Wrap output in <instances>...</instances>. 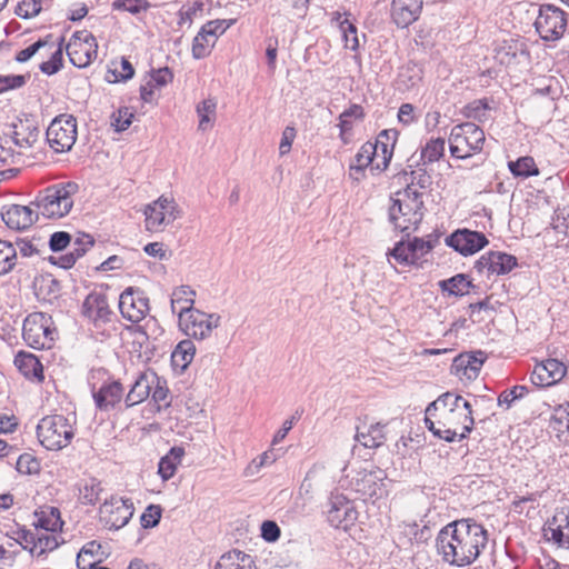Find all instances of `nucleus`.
I'll list each match as a JSON object with an SVG mask.
<instances>
[{"label": "nucleus", "instance_id": "obj_1", "mask_svg": "<svg viewBox=\"0 0 569 569\" xmlns=\"http://www.w3.org/2000/svg\"><path fill=\"white\" fill-rule=\"evenodd\" d=\"M487 540V530L481 525L457 520L438 532L436 548L445 562L455 567H465L479 557Z\"/></svg>", "mask_w": 569, "mask_h": 569}, {"label": "nucleus", "instance_id": "obj_2", "mask_svg": "<svg viewBox=\"0 0 569 569\" xmlns=\"http://www.w3.org/2000/svg\"><path fill=\"white\" fill-rule=\"evenodd\" d=\"M79 190L73 181L61 182L46 188L39 192L31 206L38 214L49 219L62 218L70 212L73 206L72 196Z\"/></svg>", "mask_w": 569, "mask_h": 569}, {"label": "nucleus", "instance_id": "obj_3", "mask_svg": "<svg viewBox=\"0 0 569 569\" xmlns=\"http://www.w3.org/2000/svg\"><path fill=\"white\" fill-rule=\"evenodd\" d=\"M401 194L403 198L393 200L389 208V219L395 229L409 237L423 218L422 193L407 187Z\"/></svg>", "mask_w": 569, "mask_h": 569}, {"label": "nucleus", "instance_id": "obj_4", "mask_svg": "<svg viewBox=\"0 0 569 569\" xmlns=\"http://www.w3.org/2000/svg\"><path fill=\"white\" fill-rule=\"evenodd\" d=\"M486 137L483 130L473 122L455 126L449 136V149L452 157L466 159L482 150Z\"/></svg>", "mask_w": 569, "mask_h": 569}, {"label": "nucleus", "instance_id": "obj_5", "mask_svg": "<svg viewBox=\"0 0 569 569\" xmlns=\"http://www.w3.org/2000/svg\"><path fill=\"white\" fill-rule=\"evenodd\" d=\"M77 119L67 113L57 116L46 131V140L57 153L71 150L77 141Z\"/></svg>", "mask_w": 569, "mask_h": 569}, {"label": "nucleus", "instance_id": "obj_6", "mask_svg": "<svg viewBox=\"0 0 569 569\" xmlns=\"http://www.w3.org/2000/svg\"><path fill=\"white\" fill-rule=\"evenodd\" d=\"M52 319L43 312L30 313L23 321L22 337L33 349H49L53 341Z\"/></svg>", "mask_w": 569, "mask_h": 569}, {"label": "nucleus", "instance_id": "obj_7", "mask_svg": "<svg viewBox=\"0 0 569 569\" xmlns=\"http://www.w3.org/2000/svg\"><path fill=\"white\" fill-rule=\"evenodd\" d=\"M535 28L543 41H557L567 29V13L553 4H542Z\"/></svg>", "mask_w": 569, "mask_h": 569}, {"label": "nucleus", "instance_id": "obj_8", "mask_svg": "<svg viewBox=\"0 0 569 569\" xmlns=\"http://www.w3.org/2000/svg\"><path fill=\"white\" fill-rule=\"evenodd\" d=\"M70 62L77 68H86L97 59L98 43L96 37L87 31H76L67 47Z\"/></svg>", "mask_w": 569, "mask_h": 569}, {"label": "nucleus", "instance_id": "obj_9", "mask_svg": "<svg viewBox=\"0 0 569 569\" xmlns=\"http://www.w3.org/2000/svg\"><path fill=\"white\" fill-rule=\"evenodd\" d=\"M133 503L130 499L111 497L99 509L100 521L109 529L124 527L133 515Z\"/></svg>", "mask_w": 569, "mask_h": 569}, {"label": "nucleus", "instance_id": "obj_10", "mask_svg": "<svg viewBox=\"0 0 569 569\" xmlns=\"http://www.w3.org/2000/svg\"><path fill=\"white\" fill-rule=\"evenodd\" d=\"M119 309L124 319L138 323L150 310L149 299L141 289L129 287L120 295Z\"/></svg>", "mask_w": 569, "mask_h": 569}, {"label": "nucleus", "instance_id": "obj_11", "mask_svg": "<svg viewBox=\"0 0 569 569\" xmlns=\"http://www.w3.org/2000/svg\"><path fill=\"white\" fill-rule=\"evenodd\" d=\"M327 517L332 527L347 530L357 520L358 511L351 500L343 495L336 493L331 495L329 499Z\"/></svg>", "mask_w": 569, "mask_h": 569}, {"label": "nucleus", "instance_id": "obj_12", "mask_svg": "<svg viewBox=\"0 0 569 569\" xmlns=\"http://www.w3.org/2000/svg\"><path fill=\"white\" fill-rule=\"evenodd\" d=\"M144 214L147 229L159 231L162 226L176 220L177 206L172 198L161 196L158 200L147 206Z\"/></svg>", "mask_w": 569, "mask_h": 569}, {"label": "nucleus", "instance_id": "obj_13", "mask_svg": "<svg viewBox=\"0 0 569 569\" xmlns=\"http://www.w3.org/2000/svg\"><path fill=\"white\" fill-rule=\"evenodd\" d=\"M517 266V258L501 251H489L475 262V270L488 278L492 274H506Z\"/></svg>", "mask_w": 569, "mask_h": 569}, {"label": "nucleus", "instance_id": "obj_14", "mask_svg": "<svg viewBox=\"0 0 569 569\" xmlns=\"http://www.w3.org/2000/svg\"><path fill=\"white\" fill-rule=\"evenodd\" d=\"M8 136L18 148L30 149L40 136L38 122L33 116L23 114L11 123Z\"/></svg>", "mask_w": 569, "mask_h": 569}, {"label": "nucleus", "instance_id": "obj_15", "mask_svg": "<svg viewBox=\"0 0 569 569\" xmlns=\"http://www.w3.org/2000/svg\"><path fill=\"white\" fill-rule=\"evenodd\" d=\"M446 243L457 252L469 256L487 246L488 239L482 232L459 229L446 238Z\"/></svg>", "mask_w": 569, "mask_h": 569}, {"label": "nucleus", "instance_id": "obj_16", "mask_svg": "<svg viewBox=\"0 0 569 569\" xmlns=\"http://www.w3.org/2000/svg\"><path fill=\"white\" fill-rule=\"evenodd\" d=\"M568 373V367L558 359H547L537 363L530 380L537 387H550L559 382Z\"/></svg>", "mask_w": 569, "mask_h": 569}, {"label": "nucleus", "instance_id": "obj_17", "mask_svg": "<svg viewBox=\"0 0 569 569\" xmlns=\"http://www.w3.org/2000/svg\"><path fill=\"white\" fill-rule=\"evenodd\" d=\"M57 533L40 531V529L28 530L22 535L23 547L29 549L32 556L40 557L59 546L60 542Z\"/></svg>", "mask_w": 569, "mask_h": 569}, {"label": "nucleus", "instance_id": "obj_18", "mask_svg": "<svg viewBox=\"0 0 569 569\" xmlns=\"http://www.w3.org/2000/svg\"><path fill=\"white\" fill-rule=\"evenodd\" d=\"M485 359L486 355L482 351L461 353L453 359L451 372L460 379L473 380L478 377Z\"/></svg>", "mask_w": 569, "mask_h": 569}, {"label": "nucleus", "instance_id": "obj_19", "mask_svg": "<svg viewBox=\"0 0 569 569\" xmlns=\"http://www.w3.org/2000/svg\"><path fill=\"white\" fill-rule=\"evenodd\" d=\"M37 209L33 206L10 204L1 213L4 223L14 230L29 228L38 219Z\"/></svg>", "mask_w": 569, "mask_h": 569}, {"label": "nucleus", "instance_id": "obj_20", "mask_svg": "<svg viewBox=\"0 0 569 569\" xmlns=\"http://www.w3.org/2000/svg\"><path fill=\"white\" fill-rule=\"evenodd\" d=\"M210 318L211 316L196 309L190 311L187 316H181L179 325L187 336L202 340L211 333L212 327Z\"/></svg>", "mask_w": 569, "mask_h": 569}, {"label": "nucleus", "instance_id": "obj_21", "mask_svg": "<svg viewBox=\"0 0 569 569\" xmlns=\"http://www.w3.org/2000/svg\"><path fill=\"white\" fill-rule=\"evenodd\" d=\"M422 0H392L391 17L400 28H407L418 20L422 10Z\"/></svg>", "mask_w": 569, "mask_h": 569}, {"label": "nucleus", "instance_id": "obj_22", "mask_svg": "<svg viewBox=\"0 0 569 569\" xmlns=\"http://www.w3.org/2000/svg\"><path fill=\"white\" fill-rule=\"evenodd\" d=\"M82 313L96 326L110 321L111 310L106 296L92 292L82 303Z\"/></svg>", "mask_w": 569, "mask_h": 569}, {"label": "nucleus", "instance_id": "obj_23", "mask_svg": "<svg viewBox=\"0 0 569 569\" xmlns=\"http://www.w3.org/2000/svg\"><path fill=\"white\" fill-rule=\"evenodd\" d=\"M157 380L158 375L153 370L141 372L124 398L126 407H133L144 401L150 396Z\"/></svg>", "mask_w": 569, "mask_h": 569}, {"label": "nucleus", "instance_id": "obj_24", "mask_svg": "<svg viewBox=\"0 0 569 569\" xmlns=\"http://www.w3.org/2000/svg\"><path fill=\"white\" fill-rule=\"evenodd\" d=\"M32 523L34 529H40V531L58 532L61 530L63 521L58 508L43 506L34 511Z\"/></svg>", "mask_w": 569, "mask_h": 569}, {"label": "nucleus", "instance_id": "obj_25", "mask_svg": "<svg viewBox=\"0 0 569 569\" xmlns=\"http://www.w3.org/2000/svg\"><path fill=\"white\" fill-rule=\"evenodd\" d=\"M123 397V387L119 381H112L102 385L98 391L93 392V400L100 410H109L121 401Z\"/></svg>", "mask_w": 569, "mask_h": 569}, {"label": "nucleus", "instance_id": "obj_26", "mask_svg": "<svg viewBox=\"0 0 569 569\" xmlns=\"http://www.w3.org/2000/svg\"><path fill=\"white\" fill-rule=\"evenodd\" d=\"M40 443L48 450H60L69 445L73 438L72 430L64 429H36Z\"/></svg>", "mask_w": 569, "mask_h": 569}, {"label": "nucleus", "instance_id": "obj_27", "mask_svg": "<svg viewBox=\"0 0 569 569\" xmlns=\"http://www.w3.org/2000/svg\"><path fill=\"white\" fill-rule=\"evenodd\" d=\"M14 366L26 378L43 379V367L40 360L32 353L19 351L14 357Z\"/></svg>", "mask_w": 569, "mask_h": 569}, {"label": "nucleus", "instance_id": "obj_28", "mask_svg": "<svg viewBox=\"0 0 569 569\" xmlns=\"http://www.w3.org/2000/svg\"><path fill=\"white\" fill-rule=\"evenodd\" d=\"M398 131L395 129L382 130L375 143L378 144V151H381V162L376 163V170L383 171L388 168L392 158V150L397 141Z\"/></svg>", "mask_w": 569, "mask_h": 569}, {"label": "nucleus", "instance_id": "obj_29", "mask_svg": "<svg viewBox=\"0 0 569 569\" xmlns=\"http://www.w3.org/2000/svg\"><path fill=\"white\" fill-rule=\"evenodd\" d=\"M193 296L194 291L188 286H180L176 288L171 295V310L174 315H178L179 319L181 316H187L190 311H193Z\"/></svg>", "mask_w": 569, "mask_h": 569}, {"label": "nucleus", "instance_id": "obj_30", "mask_svg": "<svg viewBox=\"0 0 569 569\" xmlns=\"http://www.w3.org/2000/svg\"><path fill=\"white\" fill-rule=\"evenodd\" d=\"M216 569H252L250 556L232 550L223 553L216 563Z\"/></svg>", "mask_w": 569, "mask_h": 569}, {"label": "nucleus", "instance_id": "obj_31", "mask_svg": "<svg viewBox=\"0 0 569 569\" xmlns=\"http://www.w3.org/2000/svg\"><path fill=\"white\" fill-rule=\"evenodd\" d=\"M439 287L442 291H447L451 296H463L469 293V289L472 287L468 277L463 273H458L449 279L441 280Z\"/></svg>", "mask_w": 569, "mask_h": 569}, {"label": "nucleus", "instance_id": "obj_32", "mask_svg": "<svg viewBox=\"0 0 569 569\" xmlns=\"http://www.w3.org/2000/svg\"><path fill=\"white\" fill-rule=\"evenodd\" d=\"M17 264L16 246L13 242L0 239V277L11 272Z\"/></svg>", "mask_w": 569, "mask_h": 569}, {"label": "nucleus", "instance_id": "obj_33", "mask_svg": "<svg viewBox=\"0 0 569 569\" xmlns=\"http://www.w3.org/2000/svg\"><path fill=\"white\" fill-rule=\"evenodd\" d=\"M196 347L191 340L180 341L171 355V361L174 367L186 369L192 361Z\"/></svg>", "mask_w": 569, "mask_h": 569}, {"label": "nucleus", "instance_id": "obj_34", "mask_svg": "<svg viewBox=\"0 0 569 569\" xmlns=\"http://www.w3.org/2000/svg\"><path fill=\"white\" fill-rule=\"evenodd\" d=\"M13 244L17 248V256L20 254L22 258L40 257L46 252V243L41 239L17 238Z\"/></svg>", "mask_w": 569, "mask_h": 569}, {"label": "nucleus", "instance_id": "obj_35", "mask_svg": "<svg viewBox=\"0 0 569 569\" xmlns=\"http://www.w3.org/2000/svg\"><path fill=\"white\" fill-rule=\"evenodd\" d=\"M378 157V144L368 141L360 147L351 163L362 168L371 164L372 169H376V163L379 162Z\"/></svg>", "mask_w": 569, "mask_h": 569}, {"label": "nucleus", "instance_id": "obj_36", "mask_svg": "<svg viewBox=\"0 0 569 569\" xmlns=\"http://www.w3.org/2000/svg\"><path fill=\"white\" fill-rule=\"evenodd\" d=\"M208 36H213V21H208L194 37L192 43V54L194 58L200 59L209 54Z\"/></svg>", "mask_w": 569, "mask_h": 569}, {"label": "nucleus", "instance_id": "obj_37", "mask_svg": "<svg viewBox=\"0 0 569 569\" xmlns=\"http://www.w3.org/2000/svg\"><path fill=\"white\" fill-rule=\"evenodd\" d=\"M508 167L516 177L528 178L539 174V169L531 157H521L517 161H510Z\"/></svg>", "mask_w": 569, "mask_h": 569}, {"label": "nucleus", "instance_id": "obj_38", "mask_svg": "<svg viewBox=\"0 0 569 569\" xmlns=\"http://www.w3.org/2000/svg\"><path fill=\"white\" fill-rule=\"evenodd\" d=\"M355 439L365 448H377L382 445L385 436L382 429H357Z\"/></svg>", "mask_w": 569, "mask_h": 569}, {"label": "nucleus", "instance_id": "obj_39", "mask_svg": "<svg viewBox=\"0 0 569 569\" xmlns=\"http://www.w3.org/2000/svg\"><path fill=\"white\" fill-rule=\"evenodd\" d=\"M101 492V482L92 478L86 481L83 487L80 489V499L82 503L94 505L99 500Z\"/></svg>", "mask_w": 569, "mask_h": 569}, {"label": "nucleus", "instance_id": "obj_40", "mask_svg": "<svg viewBox=\"0 0 569 569\" xmlns=\"http://www.w3.org/2000/svg\"><path fill=\"white\" fill-rule=\"evenodd\" d=\"M410 244L406 243L405 240H400L396 243L387 256L392 257L399 264H415L416 260L411 251H409Z\"/></svg>", "mask_w": 569, "mask_h": 569}, {"label": "nucleus", "instance_id": "obj_41", "mask_svg": "<svg viewBox=\"0 0 569 569\" xmlns=\"http://www.w3.org/2000/svg\"><path fill=\"white\" fill-rule=\"evenodd\" d=\"M445 153V139H431L422 149L421 157L425 161L432 163L438 161Z\"/></svg>", "mask_w": 569, "mask_h": 569}, {"label": "nucleus", "instance_id": "obj_42", "mask_svg": "<svg viewBox=\"0 0 569 569\" xmlns=\"http://www.w3.org/2000/svg\"><path fill=\"white\" fill-rule=\"evenodd\" d=\"M133 74L134 69L132 64L126 58H121L120 69L116 67L112 70H108L106 79L108 82L127 81L131 79Z\"/></svg>", "mask_w": 569, "mask_h": 569}, {"label": "nucleus", "instance_id": "obj_43", "mask_svg": "<svg viewBox=\"0 0 569 569\" xmlns=\"http://www.w3.org/2000/svg\"><path fill=\"white\" fill-rule=\"evenodd\" d=\"M437 241L438 238H432L431 236L429 237L428 240L416 237L411 241H409V251L412 252L416 262L419 259H421L425 254H427L429 251H431L435 248Z\"/></svg>", "mask_w": 569, "mask_h": 569}, {"label": "nucleus", "instance_id": "obj_44", "mask_svg": "<svg viewBox=\"0 0 569 569\" xmlns=\"http://www.w3.org/2000/svg\"><path fill=\"white\" fill-rule=\"evenodd\" d=\"M340 29L343 33L346 47L350 50H357L359 48V40L357 37V27L351 23L348 19L340 20V13H337Z\"/></svg>", "mask_w": 569, "mask_h": 569}, {"label": "nucleus", "instance_id": "obj_45", "mask_svg": "<svg viewBox=\"0 0 569 569\" xmlns=\"http://www.w3.org/2000/svg\"><path fill=\"white\" fill-rule=\"evenodd\" d=\"M277 458L278 456L273 452V450L263 452L247 466L244 475L247 477H253L258 475L262 467L274 462Z\"/></svg>", "mask_w": 569, "mask_h": 569}, {"label": "nucleus", "instance_id": "obj_46", "mask_svg": "<svg viewBox=\"0 0 569 569\" xmlns=\"http://www.w3.org/2000/svg\"><path fill=\"white\" fill-rule=\"evenodd\" d=\"M62 60H63V53H62V47L61 44L51 53V57L49 60L43 61L40 64V70L44 74L52 76L57 73L62 68Z\"/></svg>", "mask_w": 569, "mask_h": 569}, {"label": "nucleus", "instance_id": "obj_47", "mask_svg": "<svg viewBox=\"0 0 569 569\" xmlns=\"http://www.w3.org/2000/svg\"><path fill=\"white\" fill-rule=\"evenodd\" d=\"M132 118L133 113L128 107L119 108L117 112L112 113V126L118 132L124 131L130 127Z\"/></svg>", "mask_w": 569, "mask_h": 569}, {"label": "nucleus", "instance_id": "obj_48", "mask_svg": "<svg viewBox=\"0 0 569 569\" xmlns=\"http://www.w3.org/2000/svg\"><path fill=\"white\" fill-rule=\"evenodd\" d=\"M17 470L23 475H36L40 470V462L31 455L23 453L17 460Z\"/></svg>", "mask_w": 569, "mask_h": 569}, {"label": "nucleus", "instance_id": "obj_49", "mask_svg": "<svg viewBox=\"0 0 569 569\" xmlns=\"http://www.w3.org/2000/svg\"><path fill=\"white\" fill-rule=\"evenodd\" d=\"M28 74L0 76V94L13 89H19L27 83Z\"/></svg>", "mask_w": 569, "mask_h": 569}, {"label": "nucleus", "instance_id": "obj_50", "mask_svg": "<svg viewBox=\"0 0 569 569\" xmlns=\"http://www.w3.org/2000/svg\"><path fill=\"white\" fill-rule=\"evenodd\" d=\"M528 392V387L515 386L511 389L505 390L500 393L498 403L506 405L509 408L515 400L523 398Z\"/></svg>", "mask_w": 569, "mask_h": 569}, {"label": "nucleus", "instance_id": "obj_51", "mask_svg": "<svg viewBox=\"0 0 569 569\" xmlns=\"http://www.w3.org/2000/svg\"><path fill=\"white\" fill-rule=\"evenodd\" d=\"M551 226L557 232L569 236V207L555 211Z\"/></svg>", "mask_w": 569, "mask_h": 569}, {"label": "nucleus", "instance_id": "obj_52", "mask_svg": "<svg viewBox=\"0 0 569 569\" xmlns=\"http://www.w3.org/2000/svg\"><path fill=\"white\" fill-rule=\"evenodd\" d=\"M161 513L162 510L160 506H148L140 517L141 526L146 529L156 527L160 521Z\"/></svg>", "mask_w": 569, "mask_h": 569}, {"label": "nucleus", "instance_id": "obj_53", "mask_svg": "<svg viewBox=\"0 0 569 569\" xmlns=\"http://www.w3.org/2000/svg\"><path fill=\"white\" fill-rule=\"evenodd\" d=\"M489 107L485 100H476L466 107V116L478 121L487 119Z\"/></svg>", "mask_w": 569, "mask_h": 569}, {"label": "nucleus", "instance_id": "obj_54", "mask_svg": "<svg viewBox=\"0 0 569 569\" xmlns=\"http://www.w3.org/2000/svg\"><path fill=\"white\" fill-rule=\"evenodd\" d=\"M150 395L154 402L168 405L169 403V400H168L169 389L167 387L166 379L158 376V380L154 381Z\"/></svg>", "mask_w": 569, "mask_h": 569}, {"label": "nucleus", "instance_id": "obj_55", "mask_svg": "<svg viewBox=\"0 0 569 569\" xmlns=\"http://www.w3.org/2000/svg\"><path fill=\"white\" fill-rule=\"evenodd\" d=\"M94 244V240L90 234L80 233L72 242V252L81 258Z\"/></svg>", "mask_w": 569, "mask_h": 569}, {"label": "nucleus", "instance_id": "obj_56", "mask_svg": "<svg viewBox=\"0 0 569 569\" xmlns=\"http://www.w3.org/2000/svg\"><path fill=\"white\" fill-rule=\"evenodd\" d=\"M112 6L114 9H124L136 14L146 11L150 4L146 0H117Z\"/></svg>", "mask_w": 569, "mask_h": 569}, {"label": "nucleus", "instance_id": "obj_57", "mask_svg": "<svg viewBox=\"0 0 569 569\" xmlns=\"http://www.w3.org/2000/svg\"><path fill=\"white\" fill-rule=\"evenodd\" d=\"M71 240L70 233L66 231L53 232L49 240V248L53 252L62 251L70 244Z\"/></svg>", "mask_w": 569, "mask_h": 569}, {"label": "nucleus", "instance_id": "obj_58", "mask_svg": "<svg viewBox=\"0 0 569 569\" xmlns=\"http://www.w3.org/2000/svg\"><path fill=\"white\" fill-rule=\"evenodd\" d=\"M41 11V7L34 0H22L17 9L16 13L22 19H30L38 16Z\"/></svg>", "mask_w": 569, "mask_h": 569}, {"label": "nucleus", "instance_id": "obj_59", "mask_svg": "<svg viewBox=\"0 0 569 569\" xmlns=\"http://www.w3.org/2000/svg\"><path fill=\"white\" fill-rule=\"evenodd\" d=\"M472 429H463L461 433H457L455 429H429V431L439 439H443L448 442H452L456 440H462L467 438L468 433L471 432Z\"/></svg>", "mask_w": 569, "mask_h": 569}, {"label": "nucleus", "instance_id": "obj_60", "mask_svg": "<svg viewBox=\"0 0 569 569\" xmlns=\"http://www.w3.org/2000/svg\"><path fill=\"white\" fill-rule=\"evenodd\" d=\"M550 525L559 526L566 535V548H569V507L557 511Z\"/></svg>", "mask_w": 569, "mask_h": 569}, {"label": "nucleus", "instance_id": "obj_61", "mask_svg": "<svg viewBox=\"0 0 569 569\" xmlns=\"http://www.w3.org/2000/svg\"><path fill=\"white\" fill-rule=\"evenodd\" d=\"M173 79V74L169 68H159L152 70L149 81L157 88L167 86Z\"/></svg>", "mask_w": 569, "mask_h": 569}, {"label": "nucleus", "instance_id": "obj_62", "mask_svg": "<svg viewBox=\"0 0 569 569\" xmlns=\"http://www.w3.org/2000/svg\"><path fill=\"white\" fill-rule=\"evenodd\" d=\"M549 422L569 427V402L556 407L550 413Z\"/></svg>", "mask_w": 569, "mask_h": 569}, {"label": "nucleus", "instance_id": "obj_63", "mask_svg": "<svg viewBox=\"0 0 569 569\" xmlns=\"http://www.w3.org/2000/svg\"><path fill=\"white\" fill-rule=\"evenodd\" d=\"M101 548L96 541L86 543L77 556V566L80 569H87L86 557L93 558L94 553Z\"/></svg>", "mask_w": 569, "mask_h": 569}, {"label": "nucleus", "instance_id": "obj_64", "mask_svg": "<svg viewBox=\"0 0 569 569\" xmlns=\"http://www.w3.org/2000/svg\"><path fill=\"white\" fill-rule=\"evenodd\" d=\"M178 463L172 460V457H162L159 462L158 473L161 476L163 480H169L173 477L177 470Z\"/></svg>", "mask_w": 569, "mask_h": 569}]
</instances>
